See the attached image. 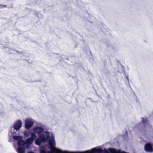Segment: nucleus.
<instances>
[{
    "label": "nucleus",
    "instance_id": "f257e3e1",
    "mask_svg": "<svg viewBox=\"0 0 153 153\" xmlns=\"http://www.w3.org/2000/svg\"><path fill=\"white\" fill-rule=\"evenodd\" d=\"M34 122L31 119H27L25 121V128L29 129L33 126Z\"/></svg>",
    "mask_w": 153,
    "mask_h": 153
},
{
    "label": "nucleus",
    "instance_id": "f03ea898",
    "mask_svg": "<svg viewBox=\"0 0 153 153\" xmlns=\"http://www.w3.org/2000/svg\"><path fill=\"white\" fill-rule=\"evenodd\" d=\"M144 150L147 152H153L152 145L150 143H146L144 146Z\"/></svg>",
    "mask_w": 153,
    "mask_h": 153
},
{
    "label": "nucleus",
    "instance_id": "7ed1b4c3",
    "mask_svg": "<svg viewBox=\"0 0 153 153\" xmlns=\"http://www.w3.org/2000/svg\"><path fill=\"white\" fill-rule=\"evenodd\" d=\"M103 150L101 148L96 149L94 148L91 151H86L83 153H103Z\"/></svg>",
    "mask_w": 153,
    "mask_h": 153
},
{
    "label": "nucleus",
    "instance_id": "20e7f679",
    "mask_svg": "<svg viewBox=\"0 0 153 153\" xmlns=\"http://www.w3.org/2000/svg\"><path fill=\"white\" fill-rule=\"evenodd\" d=\"M22 122L21 120H17L14 124L13 125V128L16 130H19L21 127Z\"/></svg>",
    "mask_w": 153,
    "mask_h": 153
},
{
    "label": "nucleus",
    "instance_id": "39448f33",
    "mask_svg": "<svg viewBox=\"0 0 153 153\" xmlns=\"http://www.w3.org/2000/svg\"><path fill=\"white\" fill-rule=\"evenodd\" d=\"M44 130V129L43 128L40 126H37L33 128L34 131L38 134V135H39V134H40Z\"/></svg>",
    "mask_w": 153,
    "mask_h": 153
},
{
    "label": "nucleus",
    "instance_id": "423d86ee",
    "mask_svg": "<svg viewBox=\"0 0 153 153\" xmlns=\"http://www.w3.org/2000/svg\"><path fill=\"white\" fill-rule=\"evenodd\" d=\"M33 141V140L30 138L27 139L25 142L26 147L28 148Z\"/></svg>",
    "mask_w": 153,
    "mask_h": 153
},
{
    "label": "nucleus",
    "instance_id": "0eeeda50",
    "mask_svg": "<svg viewBox=\"0 0 153 153\" xmlns=\"http://www.w3.org/2000/svg\"><path fill=\"white\" fill-rule=\"evenodd\" d=\"M25 147H19L17 150L18 153H25Z\"/></svg>",
    "mask_w": 153,
    "mask_h": 153
},
{
    "label": "nucleus",
    "instance_id": "6e6552de",
    "mask_svg": "<svg viewBox=\"0 0 153 153\" xmlns=\"http://www.w3.org/2000/svg\"><path fill=\"white\" fill-rule=\"evenodd\" d=\"M17 145L19 147H25V146L26 145L25 142L23 140L17 142Z\"/></svg>",
    "mask_w": 153,
    "mask_h": 153
},
{
    "label": "nucleus",
    "instance_id": "1a4fd4ad",
    "mask_svg": "<svg viewBox=\"0 0 153 153\" xmlns=\"http://www.w3.org/2000/svg\"><path fill=\"white\" fill-rule=\"evenodd\" d=\"M39 138L43 142H45L46 140V138L45 135L44 134H39Z\"/></svg>",
    "mask_w": 153,
    "mask_h": 153
},
{
    "label": "nucleus",
    "instance_id": "9d476101",
    "mask_svg": "<svg viewBox=\"0 0 153 153\" xmlns=\"http://www.w3.org/2000/svg\"><path fill=\"white\" fill-rule=\"evenodd\" d=\"M13 139L16 140L18 141H20L22 140L23 138L22 137L18 136H14L13 137Z\"/></svg>",
    "mask_w": 153,
    "mask_h": 153
},
{
    "label": "nucleus",
    "instance_id": "9b49d317",
    "mask_svg": "<svg viewBox=\"0 0 153 153\" xmlns=\"http://www.w3.org/2000/svg\"><path fill=\"white\" fill-rule=\"evenodd\" d=\"M13 139L16 140L18 141H20L22 140L23 138L22 137L18 136H14L13 137Z\"/></svg>",
    "mask_w": 153,
    "mask_h": 153
},
{
    "label": "nucleus",
    "instance_id": "f8f14e48",
    "mask_svg": "<svg viewBox=\"0 0 153 153\" xmlns=\"http://www.w3.org/2000/svg\"><path fill=\"white\" fill-rule=\"evenodd\" d=\"M109 152L110 153H119L120 150L117 151L115 149L109 148Z\"/></svg>",
    "mask_w": 153,
    "mask_h": 153
},
{
    "label": "nucleus",
    "instance_id": "ddd939ff",
    "mask_svg": "<svg viewBox=\"0 0 153 153\" xmlns=\"http://www.w3.org/2000/svg\"><path fill=\"white\" fill-rule=\"evenodd\" d=\"M43 142L39 138H38L36 139L35 140V144L36 145H39L42 143Z\"/></svg>",
    "mask_w": 153,
    "mask_h": 153
},
{
    "label": "nucleus",
    "instance_id": "4468645a",
    "mask_svg": "<svg viewBox=\"0 0 153 153\" xmlns=\"http://www.w3.org/2000/svg\"><path fill=\"white\" fill-rule=\"evenodd\" d=\"M142 121L143 123V124L145 126H146L148 121V120H147V118H142Z\"/></svg>",
    "mask_w": 153,
    "mask_h": 153
},
{
    "label": "nucleus",
    "instance_id": "2eb2a0df",
    "mask_svg": "<svg viewBox=\"0 0 153 153\" xmlns=\"http://www.w3.org/2000/svg\"><path fill=\"white\" fill-rule=\"evenodd\" d=\"M36 137V134L33 133H32L31 134V137H30L33 141Z\"/></svg>",
    "mask_w": 153,
    "mask_h": 153
},
{
    "label": "nucleus",
    "instance_id": "dca6fc26",
    "mask_svg": "<svg viewBox=\"0 0 153 153\" xmlns=\"http://www.w3.org/2000/svg\"><path fill=\"white\" fill-rule=\"evenodd\" d=\"M40 153H47L45 149H41L40 151Z\"/></svg>",
    "mask_w": 153,
    "mask_h": 153
},
{
    "label": "nucleus",
    "instance_id": "f3484780",
    "mask_svg": "<svg viewBox=\"0 0 153 153\" xmlns=\"http://www.w3.org/2000/svg\"><path fill=\"white\" fill-rule=\"evenodd\" d=\"M7 7V5H2L0 4V9L3 7L5 8Z\"/></svg>",
    "mask_w": 153,
    "mask_h": 153
},
{
    "label": "nucleus",
    "instance_id": "a211bd4d",
    "mask_svg": "<svg viewBox=\"0 0 153 153\" xmlns=\"http://www.w3.org/2000/svg\"><path fill=\"white\" fill-rule=\"evenodd\" d=\"M24 134L25 136H26L27 137H28L29 136V133L27 132H24Z\"/></svg>",
    "mask_w": 153,
    "mask_h": 153
},
{
    "label": "nucleus",
    "instance_id": "6ab92c4d",
    "mask_svg": "<svg viewBox=\"0 0 153 153\" xmlns=\"http://www.w3.org/2000/svg\"><path fill=\"white\" fill-rule=\"evenodd\" d=\"M103 150V153H109V151L106 149H105L104 150Z\"/></svg>",
    "mask_w": 153,
    "mask_h": 153
},
{
    "label": "nucleus",
    "instance_id": "aec40b11",
    "mask_svg": "<svg viewBox=\"0 0 153 153\" xmlns=\"http://www.w3.org/2000/svg\"><path fill=\"white\" fill-rule=\"evenodd\" d=\"M119 153H127V152H121L120 151V152H119Z\"/></svg>",
    "mask_w": 153,
    "mask_h": 153
},
{
    "label": "nucleus",
    "instance_id": "412c9836",
    "mask_svg": "<svg viewBox=\"0 0 153 153\" xmlns=\"http://www.w3.org/2000/svg\"><path fill=\"white\" fill-rule=\"evenodd\" d=\"M27 153H34L33 152H27Z\"/></svg>",
    "mask_w": 153,
    "mask_h": 153
},
{
    "label": "nucleus",
    "instance_id": "4be33fe9",
    "mask_svg": "<svg viewBox=\"0 0 153 153\" xmlns=\"http://www.w3.org/2000/svg\"><path fill=\"white\" fill-rule=\"evenodd\" d=\"M49 138V136L48 135V136H47V138Z\"/></svg>",
    "mask_w": 153,
    "mask_h": 153
}]
</instances>
